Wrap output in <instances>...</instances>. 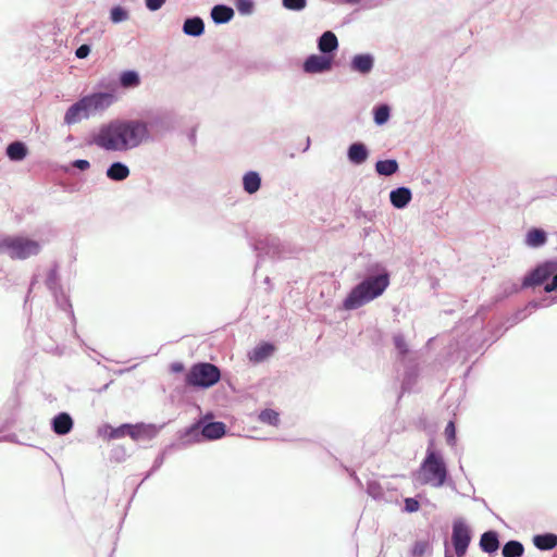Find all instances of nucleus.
Listing matches in <instances>:
<instances>
[{
	"mask_svg": "<svg viewBox=\"0 0 557 557\" xmlns=\"http://www.w3.org/2000/svg\"><path fill=\"white\" fill-rule=\"evenodd\" d=\"M148 135L147 125L139 121L115 122L100 129L95 144L106 150L137 147Z\"/></svg>",
	"mask_w": 557,
	"mask_h": 557,
	"instance_id": "1",
	"label": "nucleus"
},
{
	"mask_svg": "<svg viewBox=\"0 0 557 557\" xmlns=\"http://www.w3.org/2000/svg\"><path fill=\"white\" fill-rule=\"evenodd\" d=\"M388 284V274H380L362 281L345 298L343 302L344 308L346 310H354L363 306L383 294Z\"/></svg>",
	"mask_w": 557,
	"mask_h": 557,
	"instance_id": "2",
	"label": "nucleus"
},
{
	"mask_svg": "<svg viewBox=\"0 0 557 557\" xmlns=\"http://www.w3.org/2000/svg\"><path fill=\"white\" fill-rule=\"evenodd\" d=\"M447 479V469L440 455L428 450L426 457L420 467V482L434 487L444 485Z\"/></svg>",
	"mask_w": 557,
	"mask_h": 557,
	"instance_id": "3",
	"label": "nucleus"
},
{
	"mask_svg": "<svg viewBox=\"0 0 557 557\" xmlns=\"http://www.w3.org/2000/svg\"><path fill=\"white\" fill-rule=\"evenodd\" d=\"M39 251V243L27 237L8 236L0 242V253H7L11 259H27Z\"/></svg>",
	"mask_w": 557,
	"mask_h": 557,
	"instance_id": "4",
	"label": "nucleus"
},
{
	"mask_svg": "<svg viewBox=\"0 0 557 557\" xmlns=\"http://www.w3.org/2000/svg\"><path fill=\"white\" fill-rule=\"evenodd\" d=\"M221 379L220 369L209 362L194 364L186 374L185 382L193 387L209 388Z\"/></svg>",
	"mask_w": 557,
	"mask_h": 557,
	"instance_id": "5",
	"label": "nucleus"
},
{
	"mask_svg": "<svg viewBox=\"0 0 557 557\" xmlns=\"http://www.w3.org/2000/svg\"><path fill=\"white\" fill-rule=\"evenodd\" d=\"M557 272V262L547 261L540 264L523 280V286H539Z\"/></svg>",
	"mask_w": 557,
	"mask_h": 557,
	"instance_id": "6",
	"label": "nucleus"
},
{
	"mask_svg": "<svg viewBox=\"0 0 557 557\" xmlns=\"http://www.w3.org/2000/svg\"><path fill=\"white\" fill-rule=\"evenodd\" d=\"M451 540L457 557H463L471 541L469 528L462 522H455Z\"/></svg>",
	"mask_w": 557,
	"mask_h": 557,
	"instance_id": "7",
	"label": "nucleus"
},
{
	"mask_svg": "<svg viewBox=\"0 0 557 557\" xmlns=\"http://www.w3.org/2000/svg\"><path fill=\"white\" fill-rule=\"evenodd\" d=\"M88 116L101 112L113 102V96L107 92H97L83 98Z\"/></svg>",
	"mask_w": 557,
	"mask_h": 557,
	"instance_id": "8",
	"label": "nucleus"
},
{
	"mask_svg": "<svg viewBox=\"0 0 557 557\" xmlns=\"http://www.w3.org/2000/svg\"><path fill=\"white\" fill-rule=\"evenodd\" d=\"M331 69V60L324 55L312 54L304 64V70L307 73H319Z\"/></svg>",
	"mask_w": 557,
	"mask_h": 557,
	"instance_id": "9",
	"label": "nucleus"
},
{
	"mask_svg": "<svg viewBox=\"0 0 557 557\" xmlns=\"http://www.w3.org/2000/svg\"><path fill=\"white\" fill-rule=\"evenodd\" d=\"M83 98L71 106L64 116V122L69 125L79 122L82 119L88 117V112L85 109Z\"/></svg>",
	"mask_w": 557,
	"mask_h": 557,
	"instance_id": "10",
	"label": "nucleus"
},
{
	"mask_svg": "<svg viewBox=\"0 0 557 557\" xmlns=\"http://www.w3.org/2000/svg\"><path fill=\"white\" fill-rule=\"evenodd\" d=\"M73 420L69 413L62 412L54 417L52 429L59 435H65L71 432Z\"/></svg>",
	"mask_w": 557,
	"mask_h": 557,
	"instance_id": "11",
	"label": "nucleus"
},
{
	"mask_svg": "<svg viewBox=\"0 0 557 557\" xmlns=\"http://www.w3.org/2000/svg\"><path fill=\"white\" fill-rule=\"evenodd\" d=\"M389 199L395 208L401 209L411 200V191L406 187H399L391 191Z\"/></svg>",
	"mask_w": 557,
	"mask_h": 557,
	"instance_id": "12",
	"label": "nucleus"
},
{
	"mask_svg": "<svg viewBox=\"0 0 557 557\" xmlns=\"http://www.w3.org/2000/svg\"><path fill=\"white\" fill-rule=\"evenodd\" d=\"M480 547L487 554L496 553L499 548V541L496 532L488 531L483 533L480 540Z\"/></svg>",
	"mask_w": 557,
	"mask_h": 557,
	"instance_id": "13",
	"label": "nucleus"
},
{
	"mask_svg": "<svg viewBox=\"0 0 557 557\" xmlns=\"http://www.w3.org/2000/svg\"><path fill=\"white\" fill-rule=\"evenodd\" d=\"M368 156V150L363 144L355 143L348 149V158L355 164L363 163Z\"/></svg>",
	"mask_w": 557,
	"mask_h": 557,
	"instance_id": "14",
	"label": "nucleus"
},
{
	"mask_svg": "<svg viewBox=\"0 0 557 557\" xmlns=\"http://www.w3.org/2000/svg\"><path fill=\"white\" fill-rule=\"evenodd\" d=\"M127 435L135 441L141 438H149L152 436V429L149 425L140 424H127Z\"/></svg>",
	"mask_w": 557,
	"mask_h": 557,
	"instance_id": "15",
	"label": "nucleus"
},
{
	"mask_svg": "<svg viewBox=\"0 0 557 557\" xmlns=\"http://www.w3.org/2000/svg\"><path fill=\"white\" fill-rule=\"evenodd\" d=\"M318 46L320 51L323 53L332 52L338 46L337 37L335 36L334 33L327 30L323 33L322 36L320 37Z\"/></svg>",
	"mask_w": 557,
	"mask_h": 557,
	"instance_id": "16",
	"label": "nucleus"
},
{
	"mask_svg": "<svg viewBox=\"0 0 557 557\" xmlns=\"http://www.w3.org/2000/svg\"><path fill=\"white\" fill-rule=\"evenodd\" d=\"M533 543L541 550L553 549L557 546V535L553 533L535 535L533 537Z\"/></svg>",
	"mask_w": 557,
	"mask_h": 557,
	"instance_id": "17",
	"label": "nucleus"
},
{
	"mask_svg": "<svg viewBox=\"0 0 557 557\" xmlns=\"http://www.w3.org/2000/svg\"><path fill=\"white\" fill-rule=\"evenodd\" d=\"M225 434V424L223 422H210L202 429V435L209 440H218Z\"/></svg>",
	"mask_w": 557,
	"mask_h": 557,
	"instance_id": "18",
	"label": "nucleus"
},
{
	"mask_svg": "<svg viewBox=\"0 0 557 557\" xmlns=\"http://www.w3.org/2000/svg\"><path fill=\"white\" fill-rule=\"evenodd\" d=\"M351 66L362 74L369 73L373 66V59L369 54H358L352 59Z\"/></svg>",
	"mask_w": 557,
	"mask_h": 557,
	"instance_id": "19",
	"label": "nucleus"
},
{
	"mask_svg": "<svg viewBox=\"0 0 557 557\" xmlns=\"http://www.w3.org/2000/svg\"><path fill=\"white\" fill-rule=\"evenodd\" d=\"M183 30L189 36H200L205 30L203 21L200 17L187 18L184 23Z\"/></svg>",
	"mask_w": 557,
	"mask_h": 557,
	"instance_id": "20",
	"label": "nucleus"
},
{
	"mask_svg": "<svg viewBox=\"0 0 557 557\" xmlns=\"http://www.w3.org/2000/svg\"><path fill=\"white\" fill-rule=\"evenodd\" d=\"M107 175L113 181H123L128 177L129 170L125 164L115 162L108 169Z\"/></svg>",
	"mask_w": 557,
	"mask_h": 557,
	"instance_id": "21",
	"label": "nucleus"
},
{
	"mask_svg": "<svg viewBox=\"0 0 557 557\" xmlns=\"http://www.w3.org/2000/svg\"><path fill=\"white\" fill-rule=\"evenodd\" d=\"M244 189L248 194H255L261 185V178L257 172H248L243 178Z\"/></svg>",
	"mask_w": 557,
	"mask_h": 557,
	"instance_id": "22",
	"label": "nucleus"
},
{
	"mask_svg": "<svg viewBox=\"0 0 557 557\" xmlns=\"http://www.w3.org/2000/svg\"><path fill=\"white\" fill-rule=\"evenodd\" d=\"M233 9L225 5H215L211 12V16L215 23H226L233 17Z\"/></svg>",
	"mask_w": 557,
	"mask_h": 557,
	"instance_id": "23",
	"label": "nucleus"
},
{
	"mask_svg": "<svg viewBox=\"0 0 557 557\" xmlns=\"http://www.w3.org/2000/svg\"><path fill=\"white\" fill-rule=\"evenodd\" d=\"M274 351V346L269 343H263L259 346H257L251 355L250 359L255 362H260L268 358L272 352Z\"/></svg>",
	"mask_w": 557,
	"mask_h": 557,
	"instance_id": "24",
	"label": "nucleus"
},
{
	"mask_svg": "<svg viewBox=\"0 0 557 557\" xmlns=\"http://www.w3.org/2000/svg\"><path fill=\"white\" fill-rule=\"evenodd\" d=\"M375 170L380 175L389 176L398 171L396 160H381L375 164Z\"/></svg>",
	"mask_w": 557,
	"mask_h": 557,
	"instance_id": "25",
	"label": "nucleus"
},
{
	"mask_svg": "<svg viewBox=\"0 0 557 557\" xmlns=\"http://www.w3.org/2000/svg\"><path fill=\"white\" fill-rule=\"evenodd\" d=\"M27 150L23 143L15 141L8 146L7 154L11 160L18 161L26 157Z\"/></svg>",
	"mask_w": 557,
	"mask_h": 557,
	"instance_id": "26",
	"label": "nucleus"
},
{
	"mask_svg": "<svg viewBox=\"0 0 557 557\" xmlns=\"http://www.w3.org/2000/svg\"><path fill=\"white\" fill-rule=\"evenodd\" d=\"M524 547L518 541H509L503 547L504 557H521L523 555Z\"/></svg>",
	"mask_w": 557,
	"mask_h": 557,
	"instance_id": "27",
	"label": "nucleus"
},
{
	"mask_svg": "<svg viewBox=\"0 0 557 557\" xmlns=\"http://www.w3.org/2000/svg\"><path fill=\"white\" fill-rule=\"evenodd\" d=\"M546 234L544 231L539 228L531 230L527 235V244L532 247H539L545 244Z\"/></svg>",
	"mask_w": 557,
	"mask_h": 557,
	"instance_id": "28",
	"label": "nucleus"
},
{
	"mask_svg": "<svg viewBox=\"0 0 557 557\" xmlns=\"http://www.w3.org/2000/svg\"><path fill=\"white\" fill-rule=\"evenodd\" d=\"M259 421L265 424L277 426L280 423V414L273 409H264L259 413Z\"/></svg>",
	"mask_w": 557,
	"mask_h": 557,
	"instance_id": "29",
	"label": "nucleus"
},
{
	"mask_svg": "<svg viewBox=\"0 0 557 557\" xmlns=\"http://www.w3.org/2000/svg\"><path fill=\"white\" fill-rule=\"evenodd\" d=\"M120 83L124 88L136 87L139 85V76L134 71H126L122 73Z\"/></svg>",
	"mask_w": 557,
	"mask_h": 557,
	"instance_id": "30",
	"label": "nucleus"
},
{
	"mask_svg": "<svg viewBox=\"0 0 557 557\" xmlns=\"http://www.w3.org/2000/svg\"><path fill=\"white\" fill-rule=\"evenodd\" d=\"M389 117V108L382 104L374 110V121L376 124L382 125L387 122Z\"/></svg>",
	"mask_w": 557,
	"mask_h": 557,
	"instance_id": "31",
	"label": "nucleus"
},
{
	"mask_svg": "<svg viewBox=\"0 0 557 557\" xmlns=\"http://www.w3.org/2000/svg\"><path fill=\"white\" fill-rule=\"evenodd\" d=\"M430 548L429 541H417L411 549V554L413 557H422Z\"/></svg>",
	"mask_w": 557,
	"mask_h": 557,
	"instance_id": "32",
	"label": "nucleus"
},
{
	"mask_svg": "<svg viewBox=\"0 0 557 557\" xmlns=\"http://www.w3.org/2000/svg\"><path fill=\"white\" fill-rule=\"evenodd\" d=\"M127 16V12L121 7H115L111 10V20L113 23L125 21Z\"/></svg>",
	"mask_w": 557,
	"mask_h": 557,
	"instance_id": "33",
	"label": "nucleus"
},
{
	"mask_svg": "<svg viewBox=\"0 0 557 557\" xmlns=\"http://www.w3.org/2000/svg\"><path fill=\"white\" fill-rule=\"evenodd\" d=\"M283 4L289 10H302L306 7V0H283Z\"/></svg>",
	"mask_w": 557,
	"mask_h": 557,
	"instance_id": "34",
	"label": "nucleus"
},
{
	"mask_svg": "<svg viewBox=\"0 0 557 557\" xmlns=\"http://www.w3.org/2000/svg\"><path fill=\"white\" fill-rule=\"evenodd\" d=\"M127 435V424H122L119 428L111 429L109 438H122Z\"/></svg>",
	"mask_w": 557,
	"mask_h": 557,
	"instance_id": "35",
	"label": "nucleus"
},
{
	"mask_svg": "<svg viewBox=\"0 0 557 557\" xmlns=\"http://www.w3.org/2000/svg\"><path fill=\"white\" fill-rule=\"evenodd\" d=\"M236 8L242 13H250L252 10L251 0H236Z\"/></svg>",
	"mask_w": 557,
	"mask_h": 557,
	"instance_id": "36",
	"label": "nucleus"
},
{
	"mask_svg": "<svg viewBox=\"0 0 557 557\" xmlns=\"http://www.w3.org/2000/svg\"><path fill=\"white\" fill-rule=\"evenodd\" d=\"M420 508V504L416 498L408 497L405 499V510L407 512H416Z\"/></svg>",
	"mask_w": 557,
	"mask_h": 557,
	"instance_id": "37",
	"label": "nucleus"
},
{
	"mask_svg": "<svg viewBox=\"0 0 557 557\" xmlns=\"http://www.w3.org/2000/svg\"><path fill=\"white\" fill-rule=\"evenodd\" d=\"M394 344H395V347L397 348V350L401 354V355H406L407 351H408V348H407V344L404 339L403 336L400 335H397L394 337Z\"/></svg>",
	"mask_w": 557,
	"mask_h": 557,
	"instance_id": "38",
	"label": "nucleus"
},
{
	"mask_svg": "<svg viewBox=\"0 0 557 557\" xmlns=\"http://www.w3.org/2000/svg\"><path fill=\"white\" fill-rule=\"evenodd\" d=\"M445 435L448 443L453 444L455 442L456 429L454 422H448V424L445 428Z\"/></svg>",
	"mask_w": 557,
	"mask_h": 557,
	"instance_id": "39",
	"label": "nucleus"
},
{
	"mask_svg": "<svg viewBox=\"0 0 557 557\" xmlns=\"http://www.w3.org/2000/svg\"><path fill=\"white\" fill-rule=\"evenodd\" d=\"M166 0H145L146 2V7L150 10V11H157L159 10L164 3H165Z\"/></svg>",
	"mask_w": 557,
	"mask_h": 557,
	"instance_id": "40",
	"label": "nucleus"
},
{
	"mask_svg": "<svg viewBox=\"0 0 557 557\" xmlns=\"http://www.w3.org/2000/svg\"><path fill=\"white\" fill-rule=\"evenodd\" d=\"M89 52H90L89 46L88 45H82L81 47H78L76 49L75 54H76V57L78 59H84V58H86L89 54Z\"/></svg>",
	"mask_w": 557,
	"mask_h": 557,
	"instance_id": "41",
	"label": "nucleus"
},
{
	"mask_svg": "<svg viewBox=\"0 0 557 557\" xmlns=\"http://www.w3.org/2000/svg\"><path fill=\"white\" fill-rule=\"evenodd\" d=\"M553 275H554V276H553L552 282L547 283V284L545 285V287H544V290H545L546 293H552V292H554V290H556V289H557V273L555 272Z\"/></svg>",
	"mask_w": 557,
	"mask_h": 557,
	"instance_id": "42",
	"label": "nucleus"
},
{
	"mask_svg": "<svg viewBox=\"0 0 557 557\" xmlns=\"http://www.w3.org/2000/svg\"><path fill=\"white\" fill-rule=\"evenodd\" d=\"M75 168L82 170V171H85L87 169H89L90 164L87 160H76L73 164Z\"/></svg>",
	"mask_w": 557,
	"mask_h": 557,
	"instance_id": "43",
	"label": "nucleus"
},
{
	"mask_svg": "<svg viewBox=\"0 0 557 557\" xmlns=\"http://www.w3.org/2000/svg\"><path fill=\"white\" fill-rule=\"evenodd\" d=\"M173 370H174V371H182V370H183V366H182L181 363H178V364H174V366H173Z\"/></svg>",
	"mask_w": 557,
	"mask_h": 557,
	"instance_id": "44",
	"label": "nucleus"
}]
</instances>
